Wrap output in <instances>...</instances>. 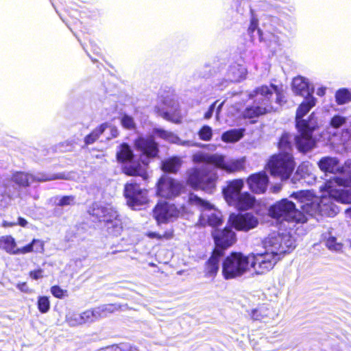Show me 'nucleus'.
I'll list each match as a JSON object with an SVG mask.
<instances>
[{"label": "nucleus", "instance_id": "nucleus-1", "mask_svg": "<svg viewBox=\"0 0 351 351\" xmlns=\"http://www.w3.org/2000/svg\"><path fill=\"white\" fill-rule=\"evenodd\" d=\"M338 180H329L319 186L323 194L320 197L315 196L310 191H300L293 193L300 204L302 212L313 216L319 214L322 216L334 217L339 211L334 201L350 204L351 203V188H338Z\"/></svg>", "mask_w": 351, "mask_h": 351}, {"label": "nucleus", "instance_id": "nucleus-2", "mask_svg": "<svg viewBox=\"0 0 351 351\" xmlns=\"http://www.w3.org/2000/svg\"><path fill=\"white\" fill-rule=\"evenodd\" d=\"M265 252L249 256L250 267L258 274L271 269L279 261L281 254L289 252L295 247V240L290 233L269 234L263 241Z\"/></svg>", "mask_w": 351, "mask_h": 351}, {"label": "nucleus", "instance_id": "nucleus-3", "mask_svg": "<svg viewBox=\"0 0 351 351\" xmlns=\"http://www.w3.org/2000/svg\"><path fill=\"white\" fill-rule=\"evenodd\" d=\"M136 149L142 154V163L139 162H132L134 157L133 151L126 143H122L117 152V158L119 162H127L123 167V171L128 176H139L143 180L148 178L147 166L149 164V158H154L158 156L159 149L158 143L155 142L152 136L138 137L134 141Z\"/></svg>", "mask_w": 351, "mask_h": 351}, {"label": "nucleus", "instance_id": "nucleus-4", "mask_svg": "<svg viewBox=\"0 0 351 351\" xmlns=\"http://www.w3.org/2000/svg\"><path fill=\"white\" fill-rule=\"evenodd\" d=\"M254 98L253 106L243 112L244 118L252 119L260 115L276 111L285 102L282 88L270 84L256 88L250 95Z\"/></svg>", "mask_w": 351, "mask_h": 351}, {"label": "nucleus", "instance_id": "nucleus-5", "mask_svg": "<svg viewBox=\"0 0 351 351\" xmlns=\"http://www.w3.org/2000/svg\"><path fill=\"white\" fill-rule=\"evenodd\" d=\"M316 101L313 95H309L299 106L296 112L295 121L299 134L294 139L300 152H308L315 145L312 134L317 126V118L314 112L306 117V115L315 106Z\"/></svg>", "mask_w": 351, "mask_h": 351}, {"label": "nucleus", "instance_id": "nucleus-6", "mask_svg": "<svg viewBox=\"0 0 351 351\" xmlns=\"http://www.w3.org/2000/svg\"><path fill=\"white\" fill-rule=\"evenodd\" d=\"M295 208V205L287 199H282L271 206L268 210V215L280 223H287L294 226V223H305L307 217Z\"/></svg>", "mask_w": 351, "mask_h": 351}, {"label": "nucleus", "instance_id": "nucleus-7", "mask_svg": "<svg viewBox=\"0 0 351 351\" xmlns=\"http://www.w3.org/2000/svg\"><path fill=\"white\" fill-rule=\"evenodd\" d=\"M243 186V179H234L228 182L227 186L223 189L226 202L239 210L250 209L255 202L254 196L247 192L241 193Z\"/></svg>", "mask_w": 351, "mask_h": 351}, {"label": "nucleus", "instance_id": "nucleus-8", "mask_svg": "<svg viewBox=\"0 0 351 351\" xmlns=\"http://www.w3.org/2000/svg\"><path fill=\"white\" fill-rule=\"evenodd\" d=\"M90 213L105 223L108 234L112 237H119L121 234L123 229L121 217L111 205L95 203L93 205Z\"/></svg>", "mask_w": 351, "mask_h": 351}, {"label": "nucleus", "instance_id": "nucleus-9", "mask_svg": "<svg viewBox=\"0 0 351 351\" xmlns=\"http://www.w3.org/2000/svg\"><path fill=\"white\" fill-rule=\"evenodd\" d=\"M218 176L214 168H192L187 171V184L194 189L213 193Z\"/></svg>", "mask_w": 351, "mask_h": 351}, {"label": "nucleus", "instance_id": "nucleus-10", "mask_svg": "<svg viewBox=\"0 0 351 351\" xmlns=\"http://www.w3.org/2000/svg\"><path fill=\"white\" fill-rule=\"evenodd\" d=\"M193 161L195 163H206L213 165L215 167L233 173L242 170L244 168L245 160L243 158H228L219 154H209L204 152H197L193 156Z\"/></svg>", "mask_w": 351, "mask_h": 351}, {"label": "nucleus", "instance_id": "nucleus-11", "mask_svg": "<svg viewBox=\"0 0 351 351\" xmlns=\"http://www.w3.org/2000/svg\"><path fill=\"white\" fill-rule=\"evenodd\" d=\"M189 202L201 211L199 219V223L201 226L208 225L215 228L221 225L223 222L221 213L213 204L194 194L189 195Z\"/></svg>", "mask_w": 351, "mask_h": 351}, {"label": "nucleus", "instance_id": "nucleus-12", "mask_svg": "<svg viewBox=\"0 0 351 351\" xmlns=\"http://www.w3.org/2000/svg\"><path fill=\"white\" fill-rule=\"evenodd\" d=\"M267 167L272 176L286 180L291 176L295 162L291 153H279L270 157Z\"/></svg>", "mask_w": 351, "mask_h": 351}, {"label": "nucleus", "instance_id": "nucleus-13", "mask_svg": "<svg viewBox=\"0 0 351 351\" xmlns=\"http://www.w3.org/2000/svg\"><path fill=\"white\" fill-rule=\"evenodd\" d=\"M318 166L322 171L341 174V176L332 179L338 180V188L351 186V160H347L343 166L339 167L337 158L324 157L319 161Z\"/></svg>", "mask_w": 351, "mask_h": 351}, {"label": "nucleus", "instance_id": "nucleus-14", "mask_svg": "<svg viewBox=\"0 0 351 351\" xmlns=\"http://www.w3.org/2000/svg\"><path fill=\"white\" fill-rule=\"evenodd\" d=\"M249 256L232 253L222 263V275L226 280L234 279L245 274L250 268Z\"/></svg>", "mask_w": 351, "mask_h": 351}, {"label": "nucleus", "instance_id": "nucleus-15", "mask_svg": "<svg viewBox=\"0 0 351 351\" xmlns=\"http://www.w3.org/2000/svg\"><path fill=\"white\" fill-rule=\"evenodd\" d=\"M184 212V207H178L167 202H158L153 210V215L158 223H167L173 221Z\"/></svg>", "mask_w": 351, "mask_h": 351}, {"label": "nucleus", "instance_id": "nucleus-16", "mask_svg": "<svg viewBox=\"0 0 351 351\" xmlns=\"http://www.w3.org/2000/svg\"><path fill=\"white\" fill-rule=\"evenodd\" d=\"M183 188L179 181L164 176L158 182L157 194L161 197L171 199L178 196Z\"/></svg>", "mask_w": 351, "mask_h": 351}, {"label": "nucleus", "instance_id": "nucleus-17", "mask_svg": "<svg viewBox=\"0 0 351 351\" xmlns=\"http://www.w3.org/2000/svg\"><path fill=\"white\" fill-rule=\"evenodd\" d=\"M125 195L128 206L133 209H137L138 206L145 204L148 201L147 191L136 184H127L125 186Z\"/></svg>", "mask_w": 351, "mask_h": 351}, {"label": "nucleus", "instance_id": "nucleus-18", "mask_svg": "<svg viewBox=\"0 0 351 351\" xmlns=\"http://www.w3.org/2000/svg\"><path fill=\"white\" fill-rule=\"evenodd\" d=\"M228 223L237 230L248 231L257 226L258 220L250 213L243 215L232 213L229 217Z\"/></svg>", "mask_w": 351, "mask_h": 351}, {"label": "nucleus", "instance_id": "nucleus-19", "mask_svg": "<svg viewBox=\"0 0 351 351\" xmlns=\"http://www.w3.org/2000/svg\"><path fill=\"white\" fill-rule=\"evenodd\" d=\"M213 236L216 245L215 249L222 252L236 241L235 233L228 227L223 230H215L213 232Z\"/></svg>", "mask_w": 351, "mask_h": 351}, {"label": "nucleus", "instance_id": "nucleus-20", "mask_svg": "<svg viewBox=\"0 0 351 351\" xmlns=\"http://www.w3.org/2000/svg\"><path fill=\"white\" fill-rule=\"evenodd\" d=\"M55 176L47 175L45 173H38L34 176L29 173L23 172H17L12 176V180L20 186H27L30 184L37 182H45L56 179Z\"/></svg>", "mask_w": 351, "mask_h": 351}, {"label": "nucleus", "instance_id": "nucleus-21", "mask_svg": "<svg viewBox=\"0 0 351 351\" xmlns=\"http://www.w3.org/2000/svg\"><path fill=\"white\" fill-rule=\"evenodd\" d=\"M254 321L270 323L275 319L278 314L276 310L269 304L259 305L249 313Z\"/></svg>", "mask_w": 351, "mask_h": 351}, {"label": "nucleus", "instance_id": "nucleus-22", "mask_svg": "<svg viewBox=\"0 0 351 351\" xmlns=\"http://www.w3.org/2000/svg\"><path fill=\"white\" fill-rule=\"evenodd\" d=\"M246 182L252 192L261 194L265 193L267 189L269 177L265 171H261L250 175Z\"/></svg>", "mask_w": 351, "mask_h": 351}, {"label": "nucleus", "instance_id": "nucleus-23", "mask_svg": "<svg viewBox=\"0 0 351 351\" xmlns=\"http://www.w3.org/2000/svg\"><path fill=\"white\" fill-rule=\"evenodd\" d=\"M292 90L297 95H307L308 97L312 95L314 87L307 78L302 76H297L292 81Z\"/></svg>", "mask_w": 351, "mask_h": 351}, {"label": "nucleus", "instance_id": "nucleus-24", "mask_svg": "<svg viewBox=\"0 0 351 351\" xmlns=\"http://www.w3.org/2000/svg\"><path fill=\"white\" fill-rule=\"evenodd\" d=\"M0 249L10 254H25L30 250L29 247H17L14 239L11 236L0 237Z\"/></svg>", "mask_w": 351, "mask_h": 351}, {"label": "nucleus", "instance_id": "nucleus-25", "mask_svg": "<svg viewBox=\"0 0 351 351\" xmlns=\"http://www.w3.org/2000/svg\"><path fill=\"white\" fill-rule=\"evenodd\" d=\"M154 134L157 135L158 137L166 140L167 141L172 143H176L178 145H180L182 146H186V147H192L195 146V144L193 143L191 141H183L181 140L178 136H177L173 133L166 131L162 129L156 128L154 130Z\"/></svg>", "mask_w": 351, "mask_h": 351}, {"label": "nucleus", "instance_id": "nucleus-26", "mask_svg": "<svg viewBox=\"0 0 351 351\" xmlns=\"http://www.w3.org/2000/svg\"><path fill=\"white\" fill-rule=\"evenodd\" d=\"M223 256L222 251L219 249H215L212 256L208 259L206 265V274L209 277H214L219 270V262Z\"/></svg>", "mask_w": 351, "mask_h": 351}, {"label": "nucleus", "instance_id": "nucleus-27", "mask_svg": "<svg viewBox=\"0 0 351 351\" xmlns=\"http://www.w3.org/2000/svg\"><path fill=\"white\" fill-rule=\"evenodd\" d=\"M247 70L245 66L241 64H234L230 66L227 77L230 82H240L245 77Z\"/></svg>", "mask_w": 351, "mask_h": 351}, {"label": "nucleus", "instance_id": "nucleus-28", "mask_svg": "<svg viewBox=\"0 0 351 351\" xmlns=\"http://www.w3.org/2000/svg\"><path fill=\"white\" fill-rule=\"evenodd\" d=\"M182 164L181 159L178 157H173L162 162V168L164 171L176 173L178 171Z\"/></svg>", "mask_w": 351, "mask_h": 351}, {"label": "nucleus", "instance_id": "nucleus-29", "mask_svg": "<svg viewBox=\"0 0 351 351\" xmlns=\"http://www.w3.org/2000/svg\"><path fill=\"white\" fill-rule=\"evenodd\" d=\"M65 322L70 327H77L84 324L81 313L69 311L66 314Z\"/></svg>", "mask_w": 351, "mask_h": 351}, {"label": "nucleus", "instance_id": "nucleus-30", "mask_svg": "<svg viewBox=\"0 0 351 351\" xmlns=\"http://www.w3.org/2000/svg\"><path fill=\"white\" fill-rule=\"evenodd\" d=\"M242 136V130H231L222 134L221 140L226 143H234L239 141Z\"/></svg>", "mask_w": 351, "mask_h": 351}, {"label": "nucleus", "instance_id": "nucleus-31", "mask_svg": "<svg viewBox=\"0 0 351 351\" xmlns=\"http://www.w3.org/2000/svg\"><path fill=\"white\" fill-rule=\"evenodd\" d=\"M108 124L103 123L98 128H95L90 134L87 135L84 138L86 145H90L98 139L99 136L107 129Z\"/></svg>", "mask_w": 351, "mask_h": 351}, {"label": "nucleus", "instance_id": "nucleus-32", "mask_svg": "<svg viewBox=\"0 0 351 351\" xmlns=\"http://www.w3.org/2000/svg\"><path fill=\"white\" fill-rule=\"evenodd\" d=\"M95 308L100 319L107 317L109 314L117 311L119 306L114 304H107L97 306Z\"/></svg>", "mask_w": 351, "mask_h": 351}, {"label": "nucleus", "instance_id": "nucleus-33", "mask_svg": "<svg viewBox=\"0 0 351 351\" xmlns=\"http://www.w3.org/2000/svg\"><path fill=\"white\" fill-rule=\"evenodd\" d=\"M292 136L289 134H284L279 141L278 147L280 150V153H291Z\"/></svg>", "mask_w": 351, "mask_h": 351}, {"label": "nucleus", "instance_id": "nucleus-34", "mask_svg": "<svg viewBox=\"0 0 351 351\" xmlns=\"http://www.w3.org/2000/svg\"><path fill=\"white\" fill-rule=\"evenodd\" d=\"M335 99L339 105L347 104L351 101V92L346 88L339 89L335 94Z\"/></svg>", "mask_w": 351, "mask_h": 351}, {"label": "nucleus", "instance_id": "nucleus-35", "mask_svg": "<svg viewBox=\"0 0 351 351\" xmlns=\"http://www.w3.org/2000/svg\"><path fill=\"white\" fill-rule=\"evenodd\" d=\"M54 200L55 204L59 206H68L75 204V197L73 195L56 197Z\"/></svg>", "mask_w": 351, "mask_h": 351}, {"label": "nucleus", "instance_id": "nucleus-36", "mask_svg": "<svg viewBox=\"0 0 351 351\" xmlns=\"http://www.w3.org/2000/svg\"><path fill=\"white\" fill-rule=\"evenodd\" d=\"M25 247H29V251L27 253L36 252L43 253L45 251V242L40 239H34L32 242Z\"/></svg>", "mask_w": 351, "mask_h": 351}, {"label": "nucleus", "instance_id": "nucleus-37", "mask_svg": "<svg viewBox=\"0 0 351 351\" xmlns=\"http://www.w3.org/2000/svg\"><path fill=\"white\" fill-rule=\"evenodd\" d=\"M81 314L82 316L84 324L86 323L93 322L99 319L95 308L86 310L81 313Z\"/></svg>", "mask_w": 351, "mask_h": 351}, {"label": "nucleus", "instance_id": "nucleus-38", "mask_svg": "<svg viewBox=\"0 0 351 351\" xmlns=\"http://www.w3.org/2000/svg\"><path fill=\"white\" fill-rule=\"evenodd\" d=\"M38 308L42 313H46L50 308V302L47 296H40L38 300Z\"/></svg>", "mask_w": 351, "mask_h": 351}, {"label": "nucleus", "instance_id": "nucleus-39", "mask_svg": "<svg viewBox=\"0 0 351 351\" xmlns=\"http://www.w3.org/2000/svg\"><path fill=\"white\" fill-rule=\"evenodd\" d=\"M198 135L202 141H210L213 136V130L208 125H204L199 131Z\"/></svg>", "mask_w": 351, "mask_h": 351}, {"label": "nucleus", "instance_id": "nucleus-40", "mask_svg": "<svg viewBox=\"0 0 351 351\" xmlns=\"http://www.w3.org/2000/svg\"><path fill=\"white\" fill-rule=\"evenodd\" d=\"M164 118L175 123H179L182 120V116L180 112H176L172 113L171 110H167V112L164 113Z\"/></svg>", "mask_w": 351, "mask_h": 351}, {"label": "nucleus", "instance_id": "nucleus-41", "mask_svg": "<svg viewBox=\"0 0 351 351\" xmlns=\"http://www.w3.org/2000/svg\"><path fill=\"white\" fill-rule=\"evenodd\" d=\"M121 123L122 126L128 130H132L135 128V123L133 119V118L130 116H128L127 114H124L121 119Z\"/></svg>", "mask_w": 351, "mask_h": 351}, {"label": "nucleus", "instance_id": "nucleus-42", "mask_svg": "<svg viewBox=\"0 0 351 351\" xmlns=\"http://www.w3.org/2000/svg\"><path fill=\"white\" fill-rule=\"evenodd\" d=\"M326 245L327 247L332 251L339 252L342 248V245L340 243H337L335 237L328 238L326 242Z\"/></svg>", "mask_w": 351, "mask_h": 351}, {"label": "nucleus", "instance_id": "nucleus-43", "mask_svg": "<svg viewBox=\"0 0 351 351\" xmlns=\"http://www.w3.org/2000/svg\"><path fill=\"white\" fill-rule=\"evenodd\" d=\"M51 293L54 297L60 299H62L67 295V291L62 289L57 285L51 287Z\"/></svg>", "mask_w": 351, "mask_h": 351}, {"label": "nucleus", "instance_id": "nucleus-44", "mask_svg": "<svg viewBox=\"0 0 351 351\" xmlns=\"http://www.w3.org/2000/svg\"><path fill=\"white\" fill-rule=\"evenodd\" d=\"M346 118L339 115L335 116L330 121V125L334 128H339L346 123Z\"/></svg>", "mask_w": 351, "mask_h": 351}, {"label": "nucleus", "instance_id": "nucleus-45", "mask_svg": "<svg viewBox=\"0 0 351 351\" xmlns=\"http://www.w3.org/2000/svg\"><path fill=\"white\" fill-rule=\"evenodd\" d=\"M147 236L149 238H156L158 239H161L162 238H165L166 239H169L172 238L173 233L171 232H166L162 235L159 234L158 233L150 232L147 234Z\"/></svg>", "mask_w": 351, "mask_h": 351}, {"label": "nucleus", "instance_id": "nucleus-46", "mask_svg": "<svg viewBox=\"0 0 351 351\" xmlns=\"http://www.w3.org/2000/svg\"><path fill=\"white\" fill-rule=\"evenodd\" d=\"M308 165L302 164L298 167L296 174L300 176L301 178H305L306 175H308Z\"/></svg>", "mask_w": 351, "mask_h": 351}, {"label": "nucleus", "instance_id": "nucleus-47", "mask_svg": "<svg viewBox=\"0 0 351 351\" xmlns=\"http://www.w3.org/2000/svg\"><path fill=\"white\" fill-rule=\"evenodd\" d=\"M44 271L42 269L30 271L29 276L33 280H38L44 277Z\"/></svg>", "mask_w": 351, "mask_h": 351}, {"label": "nucleus", "instance_id": "nucleus-48", "mask_svg": "<svg viewBox=\"0 0 351 351\" xmlns=\"http://www.w3.org/2000/svg\"><path fill=\"white\" fill-rule=\"evenodd\" d=\"M256 30H257V34L259 35L260 38L261 39V32L259 29H258V21L256 19L253 18L251 21L248 31L250 34H253Z\"/></svg>", "mask_w": 351, "mask_h": 351}, {"label": "nucleus", "instance_id": "nucleus-49", "mask_svg": "<svg viewBox=\"0 0 351 351\" xmlns=\"http://www.w3.org/2000/svg\"><path fill=\"white\" fill-rule=\"evenodd\" d=\"M217 103V101H216L215 102H214L210 107H209V109L208 110V111L204 114V118L206 119H209L210 118L212 117L213 116V112H214V110L215 108V106Z\"/></svg>", "mask_w": 351, "mask_h": 351}, {"label": "nucleus", "instance_id": "nucleus-50", "mask_svg": "<svg viewBox=\"0 0 351 351\" xmlns=\"http://www.w3.org/2000/svg\"><path fill=\"white\" fill-rule=\"evenodd\" d=\"M16 287L22 292H24V293H29L30 292V289H29L26 282L18 283L16 285Z\"/></svg>", "mask_w": 351, "mask_h": 351}, {"label": "nucleus", "instance_id": "nucleus-51", "mask_svg": "<svg viewBox=\"0 0 351 351\" xmlns=\"http://www.w3.org/2000/svg\"><path fill=\"white\" fill-rule=\"evenodd\" d=\"M99 351H121V348L117 345H113L111 346L99 349Z\"/></svg>", "mask_w": 351, "mask_h": 351}, {"label": "nucleus", "instance_id": "nucleus-52", "mask_svg": "<svg viewBox=\"0 0 351 351\" xmlns=\"http://www.w3.org/2000/svg\"><path fill=\"white\" fill-rule=\"evenodd\" d=\"M107 128H109L110 133H111L112 138H114L118 136L119 132H118V129L116 127L108 125Z\"/></svg>", "mask_w": 351, "mask_h": 351}, {"label": "nucleus", "instance_id": "nucleus-53", "mask_svg": "<svg viewBox=\"0 0 351 351\" xmlns=\"http://www.w3.org/2000/svg\"><path fill=\"white\" fill-rule=\"evenodd\" d=\"M326 87H320L317 90V95H319V96H324L326 93Z\"/></svg>", "mask_w": 351, "mask_h": 351}, {"label": "nucleus", "instance_id": "nucleus-54", "mask_svg": "<svg viewBox=\"0 0 351 351\" xmlns=\"http://www.w3.org/2000/svg\"><path fill=\"white\" fill-rule=\"evenodd\" d=\"M16 223L20 225L22 227H25L27 224V221L26 219H25L22 217H19L18 219V223Z\"/></svg>", "mask_w": 351, "mask_h": 351}, {"label": "nucleus", "instance_id": "nucleus-55", "mask_svg": "<svg viewBox=\"0 0 351 351\" xmlns=\"http://www.w3.org/2000/svg\"><path fill=\"white\" fill-rule=\"evenodd\" d=\"M17 223L16 222H8L7 221H4L3 222V226L4 227H11L13 226H16Z\"/></svg>", "mask_w": 351, "mask_h": 351}, {"label": "nucleus", "instance_id": "nucleus-56", "mask_svg": "<svg viewBox=\"0 0 351 351\" xmlns=\"http://www.w3.org/2000/svg\"><path fill=\"white\" fill-rule=\"evenodd\" d=\"M223 103H224V102H221V103H220V104L218 105V106H217V110H216V117H217V118H218V116H219V112H220V110H221V108H222V106H223Z\"/></svg>", "mask_w": 351, "mask_h": 351}, {"label": "nucleus", "instance_id": "nucleus-57", "mask_svg": "<svg viewBox=\"0 0 351 351\" xmlns=\"http://www.w3.org/2000/svg\"><path fill=\"white\" fill-rule=\"evenodd\" d=\"M280 188H281L280 186H275L273 188V191L274 193H278L280 190Z\"/></svg>", "mask_w": 351, "mask_h": 351}, {"label": "nucleus", "instance_id": "nucleus-58", "mask_svg": "<svg viewBox=\"0 0 351 351\" xmlns=\"http://www.w3.org/2000/svg\"><path fill=\"white\" fill-rule=\"evenodd\" d=\"M346 214H347L348 216L351 217V208H349V209H347V210H346Z\"/></svg>", "mask_w": 351, "mask_h": 351}, {"label": "nucleus", "instance_id": "nucleus-59", "mask_svg": "<svg viewBox=\"0 0 351 351\" xmlns=\"http://www.w3.org/2000/svg\"><path fill=\"white\" fill-rule=\"evenodd\" d=\"M216 149V146L215 145H211V149L212 150H215Z\"/></svg>", "mask_w": 351, "mask_h": 351}, {"label": "nucleus", "instance_id": "nucleus-60", "mask_svg": "<svg viewBox=\"0 0 351 351\" xmlns=\"http://www.w3.org/2000/svg\"><path fill=\"white\" fill-rule=\"evenodd\" d=\"M131 351H138L136 348H131Z\"/></svg>", "mask_w": 351, "mask_h": 351}, {"label": "nucleus", "instance_id": "nucleus-61", "mask_svg": "<svg viewBox=\"0 0 351 351\" xmlns=\"http://www.w3.org/2000/svg\"><path fill=\"white\" fill-rule=\"evenodd\" d=\"M97 351H99V350H97Z\"/></svg>", "mask_w": 351, "mask_h": 351}]
</instances>
